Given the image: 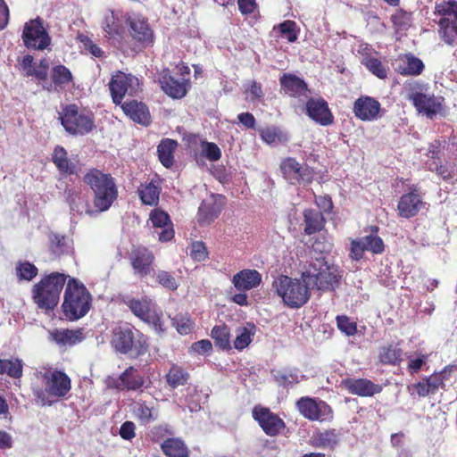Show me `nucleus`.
<instances>
[{
    "mask_svg": "<svg viewBox=\"0 0 457 457\" xmlns=\"http://www.w3.org/2000/svg\"><path fill=\"white\" fill-rule=\"evenodd\" d=\"M68 276L61 272L44 275L31 287V299L37 309L45 313L54 312L60 302V295Z\"/></svg>",
    "mask_w": 457,
    "mask_h": 457,
    "instance_id": "nucleus-1",
    "label": "nucleus"
},
{
    "mask_svg": "<svg viewBox=\"0 0 457 457\" xmlns=\"http://www.w3.org/2000/svg\"><path fill=\"white\" fill-rule=\"evenodd\" d=\"M45 388H37L33 395L41 406H51L60 400L66 399L71 390V379L63 371L49 368L40 372Z\"/></svg>",
    "mask_w": 457,
    "mask_h": 457,
    "instance_id": "nucleus-2",
    "label": "nucleus"
},
{
    "mask_svg": "<svg viewBox=\"0 0 457 457\" xmlns=\"http://www.w3.org/2000/svg\"><path fill=\"white\" fill-rule=\"evenodd\" d=\"M302 280L312 285L318 291L332 292L341 283L342 272L333 263H328L325 257L315 258L308 269L301 275Z\"/></svg>",
    "mask_w": 457,
    "mask_h": 457,
    "instance_id": "nucleus-3",
    "label": "nucleus"
},
{
    "mask_svg": "<svg viewBox=\"0 0 457 457\" xmlns=\"http://www.w3.org/2000/svg\"><path fill=\"white\" fill-rule=\"evenodd\" d=\"M92 295L85 287L74 278H69L63 295L62 310L70 321L85 317L92 307Z\"/></svg>",
    "mask_w": 457,
    "mask_h": 457,
    "instance_id": "nucleus-4",
    "label": "nucleus"
},
{
    "mask_svg": "<svg viewBox=\"0 0 457 457\" xmlns=\"http://www.w3.org/2000/svg\"><path fill=\"white\" fill-rule=\"evenodd\" d=\"M307 282L287 275L278 276L272 282V288L282 299L283 303L290 309L303 307L311 297Z\"/></svg>",
    "mask_w": 457,
    "mask_h": 457,
    "instance_id": "nucleus-5",
    "label": "nucleus"
},
{
    "mask_svg": "<svg viewBox=\"0 0 457 457\" xmlns=\"http://www.w3.org/2000/svg\"><path fill=\"white\" fill-rule=\"evenodd\" d=\"M111 345L115 352L130 353L134 357L144 355L148 351L146 337L129 324L113 328Z\"/></svg>",
    "mask_w": 457,
    "mask_h": 457,
    "instance_id": "nucleus-6",
    "label": "nucleus"
},
{
    "mask_svg": "<svg viewBox=\"0 0 457 457\" xmlns=\"http://www.w3.org/2000/svg\"><path fill=\"white\" fill-rule=\"evenodd\" d=\"M59 119L65 131L71 136H86L96 129L94 112L76 104L65 105Z\"/></svg>",
    "mask_w": 457,
    "mask_h": 457,
    "instance_id": "nucleus-7",
    "label": "nucleus"
},
{
    "mask_svg": "<svg viewBox=\"0 0 457 457\" xmlns=\"http://www.w3.org/2000/svg\"><path fill=\"white\" fill-rule=\"evenodd\" d=\"M434 13L441 17L437 22L439 37L446 45L453 46L457 38V1L436 2Z\"/></svg>",
    "mask_w": 457,
    "mask_h": 457,
    "instance_id": "nucleus-8",
    "label": "nucleus"
},
{
    "mask_svg": "<svg viewBox=\"0 0 457 457\" xmlns=\"http://www.w3.org/2000/svg\"><path fill=\"white\" fill-rule=\"evenodd\" d=\"M125 22L135 46L145 49L154 45V31L145 15L137 12L127 13Z\"/></svg>",
    "mask_w": 457,
    "mask_h": 457,
    "instance_id": "nucleus-9",
    "label": "nucleus"
},
{
    "mask_svg": "<svg viewBox=\"0 0 457 457\" xmlns=\"http://www.w3.org/2000/svg\"><path fill=\"white\" fill-rule=\"evenodd\" d=\"M298 412L310 421L331 422L334 411L325 401L311 396H302L295 402Z\"/></svg>",
    "mask_w": 457,
    "mask_h": 457,
    "instance_id": "nucleus-10",
    "label": "nucleus"
},
{
    "mask_svg": "<svg viewBox=\"0 0 457 457\" xmlns=\"http://www.w3.org/2000/svg\"><path fill=\"white\" fill-rule=\"evenodd\" d=\"M109 89L115 105L123 104L125 96H136L142 91L139 79L123 71H117L112 76Z\"/></svg>",
    "mask_w": 457,
    "mask_h": 457,
    "instance_id": "nucleus-11",
    "label": "nucleus"
},
{
    "mask_svg": "<svg viewBox=\"0 0 457 457\" xmlns=\"http://www.w3.org/2000/svg\"><path fill=\"white\" fill-rule=\"evenodd\" d=\"M84 181L94 191L96 200L117 199L118 188L111 174L93 168L85 174Z\"/></svg>",
    "mask_w": 457,
    "mask_h": 457,
    "instance_id": "nucleus-12",
    "label": "nucleus"
},
{
    "mask_svg": "<svg viewBox=\"0 0 457 457\" xmlns=\"http://www.w3.org/2000/svg\"><path fill=\"white\" fill-rule=\"evenodd\" d=\"M21 39L27 48L39 51L48 48L52 42L44 20L39 16L24 23Z\"/></svg>",
    "mask_w": 457,
    "mask_h": 457,
    "instance_id": "nucleus-13",
    "label": "nucleus"
},
{
    "mask_svg": "<svg viewBox=\"0 0 457 457\" xmlns=\"http://www.w3.org/2000/svg\"><path fill=\"white\" fill-rule=\"evenodd\" d=\"M279 170L282 177L291 185H309L316 174L314 169L307 164H301L295 157L283 158Z\"/></svg>",
    "mask_w": 457,
    "mask_h": 457,
    "instance_id": "nucleus-14",
    "label": "nucleus"
},
{
    "mask_svg": "<svg viewBox=\"0 0 457 457\" xmlns=\"http://www.w3.org/2000/svg\"><path fill=\"white\" fill-rule=\"evenodd\" d=\"M378 226L370 227V233L360 238L351 240L349 256L353 261H360L363 258L364 253L370 252L373 254H381L385 251L383 239L378 235Z\"/></svg>",
    "mask_w": 457,
    "mask_h": 457,
    "instance_id": "nucleus-15",
    "label": "nucleus"
},
{
    "mask_svg": "<svg viewBox=\"0 0 457 457\" xmlns=\"http://www.w3.org/2000/svg\"><path fill=\"white\" fill-rule=\"evenodd\" d=\"M128 259L136 277L146 278L154 271V253L145 245H132Z\"/></svg>",
    "mask_w": 457,
    "mask_h": 457,
    "instance_id": "nucleus-16",
    "label": "nucleus"
},
{
    "mask_svg": "<svg viewBox=\"0 0 457 457\" xmlns=\"http://www.w3.org/2000/svg\"><path fill=\"white\" fill-rule=\"evenodd\" d=\"M252 417L262 431L269 436H277L286 428V422L269 407L256 404L252 410Z\"/></svg>",
    "mask_w": 457,
    "mask_h": 457,
    "instance_id": "nucleus-17",
    "label": "nucleus"
},
{
    "mask_svg": "<svg viewBox=\"0 0 457 457\" xmlns=\"http://www.w3.org/2000/svg\"><path fill=\"white\" fill-rule=\"evenodd\" d=\"M122 302L142 321L154 325L160 323L161 318L155 312V304L150 297L146 295L141 298L126 296Z\"/></svg>",
    "mask_w": 457,
    "mask_h": 457,
    "instance_id": "nucleus-18",
    "label": "nucleus"
},
{
    "mask_svg": "<svg viewBox=\"0 0 457 457\" xmlns=\"http://www.w3.org/2000/svg\"><path fill=\"white\" fill-rule=\"evenodd\" d=\"M104 382L109 389L137 391L143 387L145 378L137 369L129 366L119 377L108 376Z\"/></svg>",
    "mask_w": 457,
    "mask_h": 457,
    "instance_id": "nucleus-19",
    "label": "nucleus"
},
{
    "mask_svg": "<svg viewBox=\"0 0 457 457\" xmlns=\"http://www.w3.org/2000/svg\"><path fill=\"white\" fill-rule=\"evenodd\" d=\"M407 99L411 102L419 113L425 114L429 119H433L443 109L444 99L436 97L433 94L411 90L408 94Z\"/></svg>",
    "mask_w": 457,
    "mask_h": 457,
    "instance_id": "nucleus-20",
    "label": "nucleus"
},
{
    "mask_svg": "<svg viewBox=\"0 0 457 457\" xmlns=\"http://www.w3.org/2000/svg\"><path fill=\"white\" fill-rule=\"evenodd\" d=\"M381 104L374 97L361 96L353 105L354 116L361 121H372L380 117Z\"/></svg>",
    "mask_w": 457,
    "mask_h": 457,
    "instance_id": "nucleus-21",
    "label": "nucleus"
},
{
    "mask_svg": "<svg viewBox=\"0 0 457 457\" xmlns=\"http://www.w3.org/2000/svg\"><path fill=\"white\" fill-rule=\"evenodd\" d=\"M305 109L307 115L321 126H328L334 122V116L328 104L322 97L308 99Z\"/></svg>",
    "mask_w": 457,
    "mask_h": 457,
    "instance_id": "nucleus-22",
    "label": "nucleus"
},
{
    "mask_svg": "<svg viewBox=\"0 0 457 457\" xmlns=\"http://www.w3.org/2000/svg\"><path fill=\"white\" fill-rule=\"evenodd\" d=\"M395 71L403 76H419L425 70V64L421 59L412 53L400 54L395 59Z\"/></svg>",
    "mask_w": 457,
    "mask_h": 457,
    "instance_id": "nucleus-23",
    "label": "nucleus"
},
{
    "mask_svg": "<svg viewBox=\"0 0 457 457\" xmlns=\"http://www.w3.org/2000/svg\"><path fill=\"white\" fill-rule=\"evenodd\" d=\"M341 439L340 432L334 428L315 430L311 438L310 445L315 448L335 450Z\"/></svg>",
    "mask_w": 457,
    "mask_h": 457,
    "instance_id": "nucleus-24",
    "label": "nucleus"
},
{
    "mask_svg": "<svg viewBox=\"0 0 457 457\" xmlns=\"http://www.w3.org/2000/svg\"><path fill=\"white\" fill-rule=\"evenodd\" d=\"M160 84L165 94L173 99L183 98L190 87L188 79L181 78L180 79H177L169 73L162 74Z\"/></svg>",
    "mask_w": 457,
    "mask_h": 457,
    "instance_id": "nucleus-25",
    "label": "nucleus"
},
{
    "mask_svg": "<svg viewBox=\"0 0 457 457\" xmlns=\"http://www.w3.org/2000/svg\"><path fill=\"white\" fill-rule=\"evenodd\" d=\"M121 110L131 120L143 126H148L151 121V114L148 107L143 102L130 100L120 104Z\"/></svg>",
    "mask_w": 457,
    "mask_h": 457,
    "instance_id": "nucleus-26",
    "label": "nucleus"
},
{
    "mask_svg": "<svg viewBox=\"0 0 457 457\" xmlns=\"http://www.w3.org/2000/svg\"><path fill=\"white\" fill-rule=\"evenodd\" d=\"M344 386L352 395L361 397H371L383 389L382 386L368 378H346L344 380Z\"/></svg>",
    "mask_w": 457,
    "mask_h": 457,
    "instance_id": "nucleus-27",
    "label": "nucleus"
},
{
    "mask_svg": "<svg viewBox=\"0 0 457 457\" xmlns=\"http://www.w3.org/2000/svg\"><path fill=\"white\" fill-rule=\"evenodd\" d=\"M49 338L61 347L73 346L84 340V328H55L49 332Z\"/></svg>",
    "mask_w": 457,
    "mask_h": 457,
    "instance_id": "nucleus-28",
    "label": "nucleus"
},
{
    "mask_svg": "<svg viewBox=\"0 0 457 457\" xmlns=\"http://www.w3.org/2000/svg\"><path fill=\"white\" fill-rule=\"evenodd\" d=\"M262 283V274L253 269H244L232 278V284L239 292L256 288Z\"/></svg>",
    "mask_w": 457,
    "mask_h": 457,
    "instance_id": "nucleus-29",
    "label": "nucleus"
},
{
    "mask_svg": "<svg viewBox=\"0 0 457 457\" xmlns=\"http://www.w3.org/2000/svg\"><path fill=\"white\" fill-rule=\"evenodd\" d=\"M150 220L154 227L162 228L159 233V241L169 242L174 237V229L167 212L155 208L150 212Z\"/></svg>",
    "mask_w": 457,
    "mask_h": 457,
    "instance_id": "nucleus-30",
    "label": "nucleus"
},
{
    "mask_svg": "<svg viewBox=\"0 0 457 457\" xmlns=\"http://www.w3.org/2000/svg\"><path fill=\"white\" fill-rule=\"evenodd\" d=\"M281 90L292 97L305 96L309 91L307 83L301 78L292 73H284L279 78Z\"/></svg>",
    "mask_w": 457,
    "mask_h": 457,
    "instance_id": "nucleus-31",
    "label": "nucleus"
},
{
    "mask_svg": "<svg viewBox=\"0 0 457 457\" xmlns=\"http://www.w3.org/2000/svg\"><path fill=\"white\" fill-rule=\"evenodd\" d=\"M51 160L62 175L77 174V165L68 157L66 149L62 145H56L52 153Z\"/></svg>",
    "mask_w": 457,
    "mask_h": 457,
    "instance_id": "nucleus-32",
    "label": "nucleus"
},
{
    "mask_svg": "<svg viewBox=\"0 0 457 457\" xmlns=\"http://www.w3.org/2000/svg\"><path fill=\"white\" fill-rule=\"evenodd\" d=\"M161 449L167 457H189V450L185 442L177 437L165 439Z\"/></svg>",
    "mask_w": 457,
    "mask_h": 457,
    "instance_id": "nucleus-33",
    "label": "nucleus"
},
{
    "mask_svg": "<svg viewBox=\"0 0 457 457\" xmlns=\"http://www.w3.org/2000/svg\"><path fill=\"white\" fill-rule=\"evenodd\" d=\"M221 210L220 202H202L197 212L198 223L200 225H209L218 218Z\"/></svg>",
    "mask_w": 457,
    "mask_h": 457,
    "instance_id": "nucleus-34",
    "label": "nucleus"
},
{
    "mask_svg": "<svg viewBox=\"0 0 457 457\" xmlns=\"http://www.w3.org/2000/svg\"><path fill=\"white\" fill-rule=\"evenodd\" d=\"M112 202H71V210L93 216L108 210Z\"/></svg>",
    "mask_w": 457,
    "mask_h": 457,
    "instance_id": "nucleus-35",
    "label": "nucleus"
},
{
    "mask_svg": "<svg viewBox=\"0 0 457 457\" xmlns=\"http://www.w3.org/2000/svg\"><path fill=\"white\" fill-rule=\"evenodd\" d=\"M178 146V142L174 139L164 138L162 139L158 147V158L161 163L165 168H170L174 164V151Z\"/></svg>",
    "mask_w": 457,
    "mask_h": 457,
    "instance_id": "nucleus-36",
    "label": "nucleus"
},
{
    "mask_svg": "<svg viewBox=\"0 0 457 457\" xmlns=\"http://www.w3.org/2000/svg\"><path fill=\"white\" fill-rule=\"evenodd\" d=\"M378 360L383 365H399L403 361V350L393 344L381 346L378 352Z\"/></svg>",
    "mask_w": 457,
    "mask_h": 457,
    "instance_id": "nucleus-37",
    "label": "nucleus"
},
{
    "mask_svg": "<svg viewBox=\"0 0 457 457\" xmlns=\"http://www.w3.org/2000/svg\"><path fill=\"white\" fill-rule=\"evenodd\" d=\"M211 337L214 341L216 347L223 350H231L230 330L226 324L216 325L211 331Z\"/></svg>",
    "mask_w": 457,
    "mask_h": 457,
    "instance_id": "nucleus-38",
    "label": "nucleus"
},
{
    "mask_svg": "<svg viewBox=\"0 0 457 457\" xmlns=\"http://www.w3.org/2000/svg\"><path fill=\"white\" fill-rule=\"evenodd\" d=\"M165 378L167 384L172 389H175L179 386H185L187 384L190 375L183 367L178 364H172L166 374Z\"/></svg>",
    "mask_w": 457,
    "mask_h": 457,
    "instance_id": "nucleus-39",
    "label": "nucleus"
},
{
    "mask_svg": "<svg viewBox=\"0 0 457 457\" xmlns=\"http://www.w3.org/2000/svg\"><path fill=\"white\" fill-rule=\"evenodd\" d=\"M162 191V179L154 176L149 182L142 184L138 189L140 200H159Z\"/></svg>",
    "mask_w": 457,
    "mask_h": 457,
    "instance_id": "nucleus-40",
    "label": "nucleus"
},
{
    "mask_svg": "<svg viewBox=\"0 0 457 457\" xmlns=\"http://www.w3.org/2000/svg\"><path fill=\"white\" fill-rule=\"evenodd\" d=\"M305 228L304 233L306 235H312L320 232L324 225V219L319 211L305 210L303 212Z\"/></svg>",
    "mask_w": 457,
    "mask_h": 457,
    "instance_id": "nucleus-41",
    "label": "nucleus"
},
{
    "mask_svg": "<svg viewBox=\"0 0 457 457\" xmlns=\"http://www.w3.org/2000/svg\"><path fill=\"white\" fill-rule=\"evenodd\" d=\"M7 374L10 378H20L23 374V364L19 358L0 359V375Z\"/></svg>",
    "mask_w": 457,
    "mask_h": 457,
    "instance_id": "nucleus-42",
    "label": "nucleus"
},
{
    "mask_svg": "<svg viewBox=\"0 0 457 457\" xmlns=\"http://www.w3.org/2000/svg\"><path fill=\"white\" fill-rule=\"evenodd\" d=\"M51 78L56 90L73 81L71 71L62 64L53 67Z\"/></svg>",
    "mask_w": 457,
    "mask_h": 457,
    "instance_id": "nucleus-43",
    "label": "nucleus"
},
{
    "mask_svg": "<svg viewBox=\"0 0 457 457\" xmlns=\"http://www.w3.org/2000/svg\"><path fill=\"white\" fill-rule=\"evenodd\" d=\"M273 29L278 31L279 37L286 38L289 43H294L298 38L299 29L294 21L286 20L274 26Z\"/></svg>",
    "mask_w": 457,
    "mask_h": 457,
    "instance_id": "nucleus-44",
    "label": "nucleus"
},
{
    "mask_svg": "<svg viewBox=\"0 0 457 457\" xmlns=\"http://www.w3.org/2000/svg\"><path fill=\"white\" fill-rule=\"evenodd\" d=\"M103 29L110 38L120 37L123 32L122 25L113 12H110L104 16Z\"/></svg>",
    "mask_w": 457,
    "mask_h": 457,
    "instance_id": "nucleus-45",
    "label": "nucleus"
},
{
    "mask_svg": "<svg viewBox=\"0 0 457 457\" xmlns=\"http://www.w3.org/2000/svg\"><path fill=\"white\" fill-rule=\"evenodd\" d=\"M132 411L135 417L143 424H148L154 420L153 406H150L146 402L139 400L132 404Z\"/></svg>",
    "mask_w": 457,
    "mask_h": 457,
    "instance_id": "nucleus-46",
    "label": "nucleus"
},
{
    "mask_svg": "<svg viewBox=\"0 0 457 457\" xmlns=\"http://www.w3.org/2000/svg\"><path fill=\"white\" fill-rule=\"evenodd\" d=\"M274 380L279 386L284 388L292 387L300 382L298 370L296 369L278 370L274 374Z\"/></svg>",
    "mask_w": 457,
    "mask_h": 457,
    "instance_id": "nucleus-47",
    "label": "nucleus"
},
{
    "mask_svg": "<svg viewBox=\"0 0 457 457\" xmlns=\"http://www.w3.org/2000/svg\"><path fill=\"white\" fill-rule=\"evenodd\" d=\"M19 280L31 281L38 274V269L29 261H19L15 267Z\"/></svg>",
    "mask_w": 457,
    "mask_h": 457,
    "instance_id": "nucleus-48",
    "label": "nucleus"
},
{
    "mask_svg": "<svg viewBox=\"0 0 457 457\" xmlns=\"http://www.w3.org/2000/svg\"><path fill=\"white\" fill-rule=\"evenodd\" d=\"M171 325L180 335H188L195 323L188 313H179L171 319Z\"/></svg>",
    "mask_w": 457,
    "mask_h": 457,
    "instance_id": "nucleus-49",
    "label": "nucleus"
},
{
    "mask_svg": "<svg viewBox=\"0 0 457 457\" xmlns=\"http://www.w3.org/2000/svg\"><path fill=\"white\" fill-rule=\"evenodd\" d=\"M363 64L377 78L380 79L387 78L389 68L378 58L368 57L364 60Z\"/></svg>",
    "mask_w": 457,
    "mask_h": 457,
    "instance_id": "nucleus-50",
    "label": "nucleus"
},
{
    "mask_svg": "<svg viewBox=\"0 0 457 457\" xmlns=\"http://www.w3.org/2000/svg\"><path fill=\"white\" fill-rule=\"evenodd\" d=\"M262 139L269 145L287 141V136L275 126L264 128L260 131Z\"/></svg>",
    "mask_w": 457,
    "mask_h": 457,
    "instance_id": "nucleus-51",
    "label": "nucleus"
},
{
    "mask_svg": "<svg viewBox=\"0 0 457 457\" xmlns=\"http://www.w3.org/2000/svg\"><path fill=\"white\" fill-rule=\"evenodd\" d=\"M391 21L397 30L407 29L411 25V12L398 9L391 15Z\"/></svg>",
    "mask_w": 457,
    "mask_h": 457,
    "instance_id": "nucleus-52",
    "label": "nucleus"
},
{
    "mask_svg": "<svg viewBox=\"0 0 457 457\" xmlns=\"http://www.w3.org/2000/svg\"><path fill=\"white\" fill-rule=\"evenodd\" d=\"M200 146L202 148V156L210 162H217L221 158V150L217 144L201 140Z\"/></svg>",
    "mask_w": 457,
    "mask_h": 457,
    "instance_id": "nucleus-53",
    "label": "nucleus"
},
{
    "mask_svg": "<svg viewBox=\"0 0 457 457\" xmlns=\"http://www.w3.org/2000/svg\"><path fill=\"white\" fill-rule=\"evenodd\" d=\"M155 280L160 286L170 291H175L179 287L175 277L166 270H158L157 273H155Z\"/></svg>",
    "mask_w": 457,
    "mask_h": 457,
    "instance_id": "nucleus-54",
    "label": "nucleus"
},
{
    "mask_svg": "<svg viewBox=\"0 0 457 457\" xmlns=\"http://www.w3.org/2000/svg\"><path fill=\"white\" fill-rule=\"evenodd\" d=\"M77 38L83 45L84 49L94 57H105L104 51L98 45L95 44L88 36L79 34Z\"/></svg>",
    "mask_w": 457,
    "mask_h": 457,
    "instance_id": "nucleus-55",
    "label": "nucleus"
},
{
    "mask_svg": "<svg viewBox=\"0 0 457 457\" xmlns=\"http://www.w3.org/2000/svg\"><path fill=\"white\" fill-rule=\"evenodd\" d=\"M423 202H398L397 210L399 216L409 219L415 216Z\"/></svg>",
    "mask_w": 457,
    "mask_h": 457,
    "instance_id": "nucleus-56",
    "label": "nucleus"
},
{
    "mask_svg": "<svg viewBox=\"0 0 457 457\" xmlns=\"http://www.w3.org/2000/svg\"><path fill=\"white\" fill-rule=\"evenodd\" d=\"M190 257L194 262H204L208 259L209 253L203 241H195L190 245Z\"/></svg>",
    "mask_w": 457,
    "mask_h": 457,
    "instance_id": "nucleus-57",
    "label": "nucleus"
},
{
    "mask_svg": "<svg viewBox=\"0 0 457 457\" xmlns=\"http://www.w3.org/2000/svg\"><path fill=\"white\" fill-rule=\"evenodd\" d=\"M338 329L346 336H353L357 333V324L352 321L346 315H338L336 318Z\"/></svg>",
    "mask_w": 457,
    "mask_h": 457,
    "instance_id": "nucleus-58",
    "label": "nucleus"
},
{
    "mask_svg": "<svg viewBox=\"0 0 457 457\" xmlns=\"http://www.w3.org/2000/svg\"><path fill=\"white\" fill-rule=\"evenodd\" d=\"M251 342L252 334L250 330L245 327L239 328L236 339L234 340V347L238 351H242L246 348Z\"/></svg>",
    "mask_w": 457,
    "mask_h": 457,
    "instance_id": "nucleus-59",
    "label": "nucleus"
},
{
    "mask_svg": "<svg viewBox=\"0 0 457 457\" xmlns=\"http://www.w3.org/2000/svg\"><path fill=\"white\" fill-rule=\"evenodd\" d=\"M445 141L436 139L429 144L427 154L429 159L428 163L439 162L441 161L440 154L445 147Z\"/></svg>",
    "mask_w": 457,
    "mask_h": 457,
    "instance_id": "nucleus-60",
    "label": "nucleus"
},
{
    "mask_svg": "<svg viewBox=\"0 0 457 457\" xmlns=\"http://www.w3.org/2000/svg\"><path fill=\"white\" fill-rule=\"evenodd\" d=\"M416 355L417 358H409L407 369L411 374L418 373L428 359V354L427 353H416Z\"/></svg>",
    "mask_w": 457,
    "mask_h": 457,
    "instance_id": "nucleus-61",
    "label": "nucleus"
},
{
    "mask_svg": "<svg viewBox=\"0 0 457 457\" xmlns=\"http://www.w3.org/2000/svg\"><path fill=\"white\" fill-rule=\"evenodd\" d=\"M50 250L55 254H61L65 249V237L60 234H52L49 237Z\"/></svg>",
    "mask_w": 457,
    "mask_h": 457,
    "instance_id": "nucleus-62",
    "label": "nucleus"
},
{
    "mask_svg": "<svg viewBox=\"0 0 457 457\" xmlns=\"http://www.w3.org/2000/svg\"><path fill=\"white\" fill-rule=\"evenodd\" d=\"M34 58L30 54H26L19 62V69L24 72L27 77H34L37 73L36 67L33 65Z\"/></svg>",
    "mask_w": 457,
    "mask_h": 457,
    "instance_id": "nucleus-63",
    "label": "nucleus"
},
{
    "mask_svg": "<svg viewBox=\"0 0 457 457\" xmlns=\"http://www.w3.org/2000/svg\"><path fill=\"white\" fill-rule=\"evenodd\" d=\"M428 165L429 170L436 172L445 180H449L453 178V172L450 170L446 165L443 164L441 161L439 162L428 163Z\"/></svg>",
    "mask_w": 457,
    "mask_h": 457,
    "instance_id": "nucleus-64",
    "label": "nucleus"
}]
</instances>
